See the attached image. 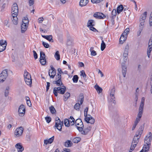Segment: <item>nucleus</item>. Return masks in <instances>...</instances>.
I'll list each match as a JSON object with an SVG mask.
<instances>
[{"instance_id":"obj_1","label":"nucleus","mask_w":152,"mask_h":152,"mask_svg":"<svg viewBox=\"0 0 152 152\" xmlns=\"http://www.w3.org/2000/svg\"><path fill=\"white\" fill-rule=\"evenodd\" d=\"M66 90V87L64 86L61 87H55L53 90V93L55 96H58V93L61 94H63L65 93Z\"/></svg>"},{"instance_id":"obj_2","label":"nucleus","mask_w":152,"mask_h":152,"mask_svg":"<svg viewBox=\"0 0 152 152\" xmlns=\"http://www.w3.org/2000/svg\"><path fill=\"white\" fill-rule=\"evenodd\" d=\"M88 107H86L84 110V116L85 117L84 120L87 123H90L91 124H93L95 122L94 119H93L91 117H87L88 111Z\"/></svg>"},{"instance_id":"obj_3","label":"nucleus","mask_w":152,"mask_h":152,"mask_svg":"<svg viewBox=\"0 0 152 152\" xmlns=\"http://www.w3.org/2000/svg\"><path fill=\"white\" fill-rule=\"evenodd\" d=\"M7 76V70L5 69L3 70L0 74V83L3 82L6 79Z\"/></svg>"},{"instance_id":"obj_4","label":"nucleus","mask_w":152,"mask_h":152,"mask_svg":"<svg viewBox=\"0 0 152 152\" xmlns=\"http://www.w3.org/2000/svg\"><path fill=\"white\" fill-rule=\"evenodd\" d=\"M129 49V44H127L125 47L123 54V57H124L123 60L124 62H126L127 61Z\"/></svg>"},{"instance_id":"obj_5","label":"nucleus","mask_w":152,"mask_h":152,"mask_svg":"<svg viewBox=\"0 0 152 152\" xmlns=\"http://www.w3.org/2000/svg\"><path fill=\"white\" fill-rule=\"evenodd\" d=\"M12 15H15L17 16L18 12V9L17 4L15 3H14L12 7Z\"/></svg>"},{"instance_id":"obj_6","label":"nucleus","mask_w":152,"mask_h":152,"mask_svg":"<svg viewBox=\"0 0 152 152\" xmlns=\"http://www.w3.org/2000/svg\"><path fill=\"white\" fill-rule=\"evenodd\" d=\"M75 124L78 130L82 129V127H84L83 123L80 118L77 119L75 121Z\"/></svg>"},{"instance_id":"obj_7","label":"nucleus","mask_w":152,"mask_h":152,"mask_svg":"<svg viewBox=\"0 0 152 152\" xmlns=\"http://www.w3.org/2000/svg\"><path fill=\"white\" fill-rule=\"evenodd\" d=\"M39 61L42 65H44L46 63V59L45 53L42 51L40 52Z\"/></svg>"},{"instance_id":"obj_8","label":"nucleus","mask_w":152,"mask_h":152,"mask_svg":"<svg viewBox=\"0 0 152 152\" xmlns=\"http://www.w3.org/2000/svg\"><path fill=\"white\" fill-rule=\"evenodd\" d=\"M23 130V128L22 126L17 128L15 132V134L16 137H18L21 136L22 134Z\"/></svg>"},{"instance_id":"obj_9","label":"nucleus","mask_w":152,"mask_h":152,"mask_svg":"<svg viewBox=\"0 0 152 152\" xmlns=\"http://www.w3.org/2000/svg\"><path fill=\"white\" fill-rule=\"evenodd\" d=\"M84 127H82V129H79V131L81 132L82 134L83 135H86L90 131L91 129V127L90 126H88L86 128L83 129Z\"/></svg>"},{"instance_id":"obj_10","label":"nucleus","mask_w":152,"mask_h":152,"mask_svg":"<svg viewBox=\"0 0 152 152\" xmlns=\"http://www.w3.org/2000/svg\"><path fill=\"white\" fill-rule=\"evenodd\" d=\"M7 45V42L6 41H4L2 39L0 40V52H2L6 49Z\"/></svg>"},{"instance_id":"obj_11","label":"nucleus","mask_w":152,"mask_h":152,"mask_svg":"<svg viewBox=\"0 0 152 152\" xmlns=\"http://www.w3.org/2000/svg\"><path fill=\"white\" fill-rule=\"evenodd\" d=\"M25 112V106L23 104L21 105L19 107L18 112L20 116L24 115Z\"/></svg>"},{"instance_id":"obj_12","label":"nucleus","mask_w":152,"mask_h":152,"mask_svg":"<svg viewBox=\"0 0 152 152\" xmlns=\"http://www.w3.org/2000/svg\"><path fill=\"white\" fill-rule=\"evenodd\" d=\"M94 16L97 19H103L106 17V16L103 13L99 12L95 13Z\"/></svg>"},{"instance_id":"obj_13","label":"nucleus","mask_w":152,"mask_h":152,"mask_svg":"<svg viewBox=\"0 0 152 152\" xmlns=\"http://www.w3.org/2000/svg\"><path fill=\"white\" fill-rule=\"evenodd\" d=\"M143 111L139 110L138 113L137 115V117L134 121V124L137 125L141 118Z\"/></svg>"},{"instance_id":"obj_14","label":"nucleus","mask_w":152,"mask_h":152,"mask_svg":"<svg viewBox=\"0 0 152 152\" xmlns=\"http://www.w3.org/2000/svg\"><path fill=\"white\" fill-rule=\"evenodd\" d=\"M50 67H51V70H52L51 72L52 74L51 75H50V70L49 72V75L50 76V78H53L56 75V70L53 66L51 65Z\"/></svg>"},{"instance_id":"obj_15","label":"nucleus","mask_w":152,"mask_h":152,"mask_svg":"<svg viewBox=\"0 0 152 152\" xmlns=\"http://www.w3.org/2000/svg\"><path fill=\"white\" fill-rule=\"evenodd\" d=\"M15 147L17 149L18 152H22L24 150V148L20 143L16 144Z\"/></svg>"},{"instance_id":"obj_16","label":"nucleus","mask_w":152,"mask_h":152,"mask_svg":"<svg viewBox=\"0 0 152 152\" xmlns=\"http://www.w3.org/2000/svg\"><path fill=\"white\" fill-rule=\"evenodd\" d=\"M127 36V34L124 35V33H122L119 40V43L121 44H123L124 42L126 40Z\"/></svg>"},{"instance_id":"obj_17","label":"nucleus","mask_w":152,"mask_h":152,"mask_svg":"<svg viewBox=\"0 0 152 152\" xmlns=\"http://www.w3.org/2000/svg\"><path fill=\"white\" fill-rule=\"evenodd\" d=\"M125 63H123L122 64V73L124 77H126L127 71Z\"/></svg>"},{"instance_id":"obj_18","label":"nucleus","mask_w":152,"mask_h":152,"mask_svg":"<svg viewBox=\"0 0 152 152\" xmlns=\"http://www.w3.org/2000/svg\"><path fill=\"white\" fill-rule=\"evenodd\" d=\"M145 99L144 97L142 98L140 104L139 106V110L143 111Z\"/></svg>"},{"instance_id":"obj_19","label":"nucleus","mask_w":152,"mask_h":152,"mask_svg":"<svg viewBox=\"0 0 152 152\" xmlns=\"http://www.w3.org/2000/svg\"><path fill=\"white\" fill-rule=\"evenodd\" d=\"M95 26V21L93 20H88L87 26L89 28H91Z\"/></svg>"},{"instance_id":"obj_20","label":"nucleus","mask_w":152,"mask_h":152,"mask_svg":"<svg viewBox=\"0 0 152 152\" xmlns=\"http://www.w3.org/2000/svg\"><path fill=\"white\" fill-rule=\"evenodd\" d=\"M53 84H56L57 86L60 87H61V86H64L61 80H54L53 81Z\"/></svg>"},{"instance_id":"obj_21","label":"nucleus","mask_w":152,"mask_h":152,"mask_svg":"<svg viewBox=\"0 0 152 152\" xmlns=\"http://www.w3.org/2000/svg\"><path fill=\"white\" fill-rule=\"evenodd\" d=\"M61 120L59 121V123H58L57 122H55V127H56L57 129L60 131H61L62 127H61Z\"/></svg>"},{"instance_id":"obj_22","label":"nucleus","mask_w":152,"mask_h":152,"mask_svg":"<svg viewBox=\"0 0 152 152\" xmlns=\"http://www.w3.org/2000/svg\"><path fill=\"white\" fill-rule=\"evenodd\" d=\"M83 94L82 93H81L80 94L79 96L78 99L77 101L78 102H80V104L82 105L83 102Z\"/></svg>"},{"instance_id":"obj_23","label":"nucleus","mask_w":152,"mask_h":152,"mask_svg":"<svg viewBox=\"0 0 152 152\" xmlns=\"http://www.w3.org/2000/svg\"><path fill=\"white\" fill-rule=\"evenodd\" d=\"M42 36L43 38L46 39L50 42H53V37L52 35H42Z\"/></svg>"},{"instance_id":"obj_24","label":"nucleus","mask_w":152,"mask_h":152,"mask_svg":"<svg viewBox=\"0 0 152 152\" xmlns=\"http://www.w3.org/2000/svg\"><path fill=\"white\" fill-rule=\"evenodd\" d=\"M151 145H149L148 144H145L144 145V146L143 149L141 151L142 152H147L149 151Z\"/></svg>"},{"instance_id":"obj_25","label":"nucleus","mask_w":152,"mask_h":152,"mask_svg":"<svg viewBox=\"0 0 152 152\" xmlns=\"http://www.w3.org/2000/svg\"><path fill=\"white\" fill-rule=\"evenodd\" d=\"M54 136H53L48 140H45L44 141L45 144L47 145L48 143H51L53 142L54 140Z\"/></svg>"},{"instance_id":"obj_26","label":"nucleus","mask_w":152,"mask_h":152,"mask_svg":"<svg viewBox=\"0 0 152 152\" xmlns=\"http://www.w3.org/2000/svg\"><path fill=\"white\" fill-rule=\"evenodd\" d=\"M88 0H81L80 2V5L81 7L85 6L88 3Z\"/></svg>"},{"instance_id":"obj_27","label":"nucleus","mask_w":152,"mask_h":152,"mask_svg":"<svg viewBox=\"0 0 152 152\" xmlns=\"http://www.w3.org/2000/svg\"><path fill=\"white\" fill-rule=\"evenodd\" d=\"M28 26H26V24H22L21 26V32L22 33H24L26 30Z\"/></svg>"},{"instance_id":"obj_28","label":"nucleus","mask_w":152,"mask_h":152,"mask_svg":"<svg viewBox=\"0 0 152 152\" xmlns=\"http://www.w3.org/2000/svg\"><path fill=\"white\" fill-rule=\"evenodd\" d=\"M124 7L122 4H120L118 6L117 8V12L118 14H120L123 10H124Z\"/></svg>"},{"instance_id":"obj_29","label":"nucleus","mask_w":152,"mask_h":152,"mask_svg":"<svg viewBox=\"0 0 152 152\" xmlns=\"http://www.w3.org/2000/svg\"><path fill=\"white\" fill-rule=\"evenodd\" d=\"M73 145L72 142L70 140H67L66 142H64V145L66 147H68L71 146Z\"/></svg>"},{"instance_id":"obj_30","label":"nucleus","mask_w":152,"mask_h":152,"mask_svg":"<svg viewBox=\"0 0 152 152\" xmlns=\"http://www.w3.org/2000/svg\"><path fill=\"white\" fill-rule=\"evenodd\" d=\"M13 20H12L13 23L15 25L18 24V18H17V16L15 15H12Z\"/></svg>"},{"instance_id":"obj_31","label":"nucleus","mask_w":152,"mask_h":152,"mask_svg":"<svg viewBox=\"0 0 152 152\" xmlns=\"http://www.w3.org/2000/svg\"><path fill=\"white\" fill-rule=\"evenodd\" d=\"M94 88L99 94L101 93L102 92V88L97 84L95 85Z\"/></svg>"},{"instance_id":"obj_32","label":"nucleus","mask_w":152,"mask_h":152,"mask_svg":"<svg viewBox=\"0 0 152 152\" xmlns=\"http://www.w3.org/2000/svg\"><path fill=\"white\" fill-rule=\"evenodd\" d=\"M152 140V137H150L149 138H145V144H148L149 145H151V143Z\"/></svg>"},{"instance_id":"obj_33","label":"nucleus","mask_w":152,"mask_h":152,"mask_svg":"<svg viewBox=\"0 0 152 152\" xmlns=\"http://www.w3.org/2000/svg\"><path fill=\"white\" fill-rule=\"evenodd\" d=\"M81 138L79 137H77L74 138L72 140V142L73 143H77L81 140Z\"/></svg>"},{"instance_id":"obj_34","label":"nucleus","mask_w":152,"mask_h":152,"mask_svg":"<svg viewBox=\"0 0 152 152\" xmlns=\"http://www.w3.org/2000/svg\"><path fill=\"white\" fill-rule=\"evenodd\" d=\"M23 23L22 24H26V26H28V25L29 23L28 20V18L27 17H26L24 18V19H23L22 21Z\"/></svg>"},{"instance_id":"obj_35","label":"nucleus","mask_w":152,"mask_h":152,"mask_svg":"<svg viewBox=\"0 0 152 152\" xmlns=\"http://www.w3.org/2000/svg\"><path fill=\"white\" fill-rule=\"evenodd\" d=\"M25 98L26 101L27 105L29 107L31 106V103L29 97L28 96H26Z\"/></svg>"},{"instance_id":"obj_36","label":"nucleus","mask_w":152,"mask_h":152,"mask_svg":"<svg viewBox=\"0 0 152 152\" xmlns=\"http://www.w3.org/2000/svg\"><path fill=\"white\" fill-rule=\"evenodd\" d=\"M70 96V94L68 92H66L64 96V101H66Z\"/></svg>"},{"instance_id":"obj_37","label":"nucleus","mask_w":152,"mask_h":152,"mask_svg":"<svg viewBox=\"0 0 152 152\" xmlns=\"http://www.w3.org/2000/svg\"><path fill=\"white\" fill-rule=\"evenodd\" d=\"M145 123H144L143 124L140 126L139 128V129L137 130L138 132L140 133L141 134H142L144 129Z\"/></svg>"},{"instance_id":"obj_38","label":"nucleus","mask_w":152,"mask_h":152,"mask_svg":"<svg viewBox=\"0 0 152 152\" xmlns=\"http://www.w3.org/2000/svg\"><path fill=\"white\" fill-rule=\"evenodd\" d=\"M25 81L26 83L28 85H30L32 84V81L31 78H26V79L25 80Z\"/></svg>"},{"instance_id":"obj_39","label":"nucleus","mask_w":152,"mask_h":152,"mask_svg":"<svg viewBox=\"0 0 152 152\" xmlns=\"http://www.w3.org/2000/svg\"><path fill=\"white\" fill-rule=\"evenodd\" d=\"M59 51H57L55 53L54 56L57 60H59L60 59V55L59 54Z\"/></svg>"},{"instance_id":"obj_40","label":"nucleus","mask_w":152,"mask_h":152,"mask_svg":"<svg viewBox=\"0 0 152 152\" xmlns=\"http://www.w3.org/2000/svg\"><path fill=\"white\" fill-rule=\"evenodd\" d=\"M106 45L104 42L103 40H102L101 45V50L102 51H103L106 48Z\"/></svg>"},{"instance_id":"obj_41","label":"nucleus","mask_w":152,"mask_h":152,"mask_svg":"<svg viewBox=\"0 0 152 152\" xmlns=\"http://www.w3.org/2000/svg\"><path fill=\"white\" fill-rule=\"evenodd\" d=\"M49 110L52 114H55L56 113V111L53 106H51L49 107Z\"/></svg>"},{"instance_id":"obj_42","label":"nucleus","mask_w":152,"mask_h":152,"mask_svg":"<svg viewBox=\"0 0 152 152\" xmlns=\"http://www.w3.org/2000/svg\"><path fill=\"white\" fill-rule=\"evenodd\" d=\"M64 123L66 126L68 127L69 126L70 121L68 119H66Z\"/></svg>"},{"instance_id":"obj_43","label":"nucleus","mask_w":152,"mask_h":152,"mask_svg":"<svg viewBox=\"0 0 152 152\" xmlns=\"http://www.w3.org/2000/svg\"><path fill=\"white\" fill-rule=\"evenodd\" d=\"M117 11L115 9H113L112 12V15L111 17V18L112 19L114 18L116 15Z\"/></svg>"},{"instance_id":"obj_44","label":"nucleus","mask_w":152,"mask_h":152,"mask_svg":"<svg viewBox=\"0 0 152 152\" xmlns=\"http://www.w3.org/2000/svg\"><path fill=\"white\" fill-rule=\"evenodd\" d=\"M78 79V77L77 75H75L73 76L72 80L74 83L77 82Z\"/></svg>"},{"instance_id":"obj_45","label":"nucleus","mask_w":152,"mask_h":152,"mask_svg":"<svg viewBox=\"0 0 152 152\" xmlns=\"http://www.w3.org/2000/svg\"><path fill=\"white\" fill-rule=\"evenodd\" d=\"M147 12H145L143 14H142L140 17V19H143L145 20L146 17Z\"/></svg>"},{"instance_id":"obj_46","label":"nucleus","mask_w":152,"mask_h":152,"mask_svg":"<svg viewBox=\"0 0 152 152\" xmlns=\"http://www.w3.org/2000/svg\"><path fill=\"white\" fill-rule=\"evenodd\" d=\"M124 10V13H125V15H126V16H129V15L131 13V12L129 10H128V9L125 8Z\"/></svg>"},{"instance_id":"obj_47","label":"nucleus","mask_w":152,"mask_h":152,"mask_svg":"<svg viewBox=\"0 0 152 152\" xmlns=\"http://www.w3.org/2000/svg\"><path fill=\"white\" fill-rule=\"evenodd\" d=\"M81 105L79 102L76 103L74 106L75 109L77 110H79Z\"/></svg>"},{"instance_id":"obj_48","label":"nucleus","mask_w":152,"mask_h":152,"mask_svg":"<svg viewBox=\"0 0 152 152\" xmlns=\"http://www.w3.org/2000/svg\"><path fill=\"white\" fill-rule=\"evenodd\" d=\"M143 29V26H140L139 30L137 32V36H139L140 35Z\"/></svg>"},{"instance_id":"obj_49","label":"nucleus","mask_w":152,"mask_h":152,"mask_svg":"<svg viewBox=\"0 0 152 152\" xmlns=\"http://www.w3.org/2000/svg\"><path fill=\"white\" fill-rule=\"evenodd\" d=\"M115 122H118L119 121V118L118 115H117L113 117Z\"/></svg>"},{"instance_id":"obj_50","label":"nucleus","mask_w":152,"mask_h":152,"mask_svg":"<svg viewBox=\"0 0 152 152\" xmlns=\"http://www.w3.org/2000/svg\"><path fill=\"white\" fill-rule=\"evenodd\" d=\"M104 0H91V2L93 3H98L103 1Z\"/></svg>"},{"instance_id":"obj_51","label":"nucleus","mask_w":152,"mask_h":152,"mask_svg":"<svg viewBox=\"0 0 152 152\" xmlns=\"http://www.w3.org/2000/svg\"><path fill=\"white\" fill-rule=\"evenodd\" d=\"M42 43L43 46L46 48H49L50 47L48 43L44 42H43Z\"/></svg>"},{"instance_id":"obj_52","label":"nucleus","mask_w":152,"mask_h":152,"mask_svg":"<svg viewBox=\"0 0 152 152\" xmlns=\"http://www.w3.org/2000/svg\"><path fill=\"white\" fill-rule=\"evenodd\" d=\"M140 25L141 26H143L144 25L145 20L143 19H140Z\"/></svg>"},{"instance_id":"obj_53","label":"nucleus","mask_w":152,"mask_h":152,"mask_svg":"<svg viewBox=\"0 0 152 152\" xmlns=\"http://www.w3.org/2000/svg\"><path fill=\"white\" fill-rule=\"evenodd\" d=\"M45 118L47 122L48 123H49L51 121V119L50 116H47L45 117Z\"/></svg>"},{"instance_id":"obj_54","label":"nucleus","mask_w":152,"mask_h":152,"mask_svg":"<svg viewBox=\"0 0 152 152\" xmlns=\"http://www.w3.org/2000/svg\"><path fill=\"white\" fill-rule=\"evenodd\" d=\"M149 24L150 26H152V11L150 14L149 19Z\"/></svg>"},{"instance_id":"obj_55","label":"nucleus","mask_w":152,"mask_h":152,"mask_svg":"<svg viewBox=\"0 0 152 152\" xmlns=\"http://www.w3.org/2000/svg\"><path fill=\"white\" fill-rule=\"evenodd\" d=\"M140 137H137V140H133H133L132 141V143H135V144H137L138 142H139V139H140Z\"/></svg>"},{"instance_id":"obj_56","label":"nucleus","mask_w":152,"mask_h":152,"mask_svg":"<svg viewBox=\"0 0 152 152\" xmlns=\"http://www.w3.org/2000/svg\"><path fill=\"white\" fill-rule=\"evenodd\" d=\"M115 91V89L114 88H113L111 90L110 93V95H114Z\"/></svg>"},{"instance_id":"obj_57","label":"nucleus","mask_w":152,"mask_h":152,"mask_svg":"<svg viewBox=\"0 0 152 152\" xmlns=\"http://www.w3.org/2000/svg\"><path fill=\"white\" fill-rule=\"evenodd\" d=\"M81 75L83 77H86V75L85 73V72L84 70H82L80 71Z\"/></svg>"},{"instance_id":"obj_58","label":"nucleus","mask_w":152,"mask_h":152,"mask_svg":"<svg viewBox=\"0 0 152 152\" xmlns=\"http://www.w3.org/2000/svg\"><path fill=\"white\" fill-rule=\"evenodd\" d=\"M152 50V46L151 45H148V48L147 50V52L151 53Z\"/></svg>"},{"instance_id":"obj_59","label":"nucleus","mask_w":152,"mask_h":152,"mask_svg":"<svg viewBox=\"0 0 152 152\" xmlns=\"http://www.w3.org/2000/svg\"><path fill=\"white\" fill-rule=\"evenodd\" d=\"M24 79H26V78H31V76L30 74H29V73H28V74H26V75L24 74Z\"/></svg>"},{"instance_id":"obj_60","label":"nucleus","mask_w":152,"mask_h":152,"mask_svg":"<svg viewBox=\"0 0 152 152\" xmlns=\"http://www.w3.org/2000/svg\"><path fill=\"white\" fill-rule=\"evenodd\" d=\"M130 31V29L129 28H127L124 30V32L123 33H124V34L125 35L126 34H127V33L129 32Z\"/></svg>"},{"instance_id":"obj_61","label":"nucleus","mask_w":152,"mask_h":152,"mask_svg":"<svg viewBox=\"0 0 152 152\" xmlns=\"http://www.w3.org/2000/svg\"><path fill=\"white\" fill-rule=\"evenodd\" d=\"M141 134H141L140 133H139L137 131L136 132V134L134 137H137V138L138 137H140V138Z\"/></svg>"},{"instance_id":"obj_62","label":"nucleus","mask_w":152,"mask_h":152,"mask_svg":"<svg viewBox=\"0 0 152 152\" xmlns=\"http://www.w3.org/2000/svg\"><path fill=\"white\" fill-rule=\"evenodd\" d=\"M33 53H34V57L35 59H37L38 58V56L37 53L35 50L33 51Z\"/></svg>"},{"instance_id":"obj_63","label":"nucleus","mask_w":152,"mask_h":152,"mask_svg":"<svg viewBox=\"0 0 152 152\" xmlns=\"http://www.w3.org/2000/svg\"><path fill=\"white\" fill-rule=\"evenodd\" d=\"M44 20V18L43 17L39 18L38 19V22L39 23H41Z\"/></svg>"},{"instance_id":"obj_64","label":"nucleus","mask_w":152,"mask_h":152,"mask_svg":"<svg viewBox=\"0 0 152 152\" xmlns=\"http://www.w3.org/2000/svg\"><path fill=\"white\" fill-rule=\"evenodd\" d=\"M29 3L30 6L33 5L34 3V0H29Z\"/></svg>"}]
</instances>
